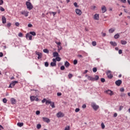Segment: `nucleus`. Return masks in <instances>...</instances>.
Segmentation results:
<instances>
[{
  "instance_id": "f257e3e1",
  "label": "nucleus",
  "mask_w": 130,
  "mask_h": 130,
  "mask_svg": "<svg viewBox=\"0 0 130 130\" xmlns=\"http://www.w3.org/2000/svg\"><path fill=\"white\" fill-rule=\"evenodd\" d=\"M26 5L27 7V9H28V10H29V11H30V10H32L33 9V5L30 2H29L28 1L26 2Z\"/></svg>"
},
{
  "instance_id": "f03ea898",
  "label": "nucleus",
  "mask_w": 130,
  "mask_h": 130,
  "mask_svg": "<svg viewBox=\"0 0 130 130\" xmlns=\"http://www.w3.org/2000/svg\"><path fill=\"white\" fill-rule=\"evenodd\" d=\"M91 107L94 111H97V110L99 109V106L97 105L95 103H91Z\"/></svg>"
},
{
  "instance_id": "7ed1b4c3",
  "label": "nucleus",
  "mask_w": 130,
  "mask_h": 130,
  "mask_svg": "<svg viewBox=\"0 0 130 130\" xmlns=\"http://www.w3.org/2000/svg\"><path fill=\"white\" fill-rule=\"evenodd\" d=\"M16 84H18V81H12L9 85V86L8 87V88H13V87L15 86V85H16Z\"/></svg>"
},
{
  "instance_id": "20e7f679",
  "label": "nucleus",
  "mask_w": 130,
  "mask_h": 130,
  "mask_svg": "<svg viewBox=\"0 0 130 130\" xmlns=\"http://www.w3.org/2000/svg\"><path fill=\"white\" fill-rule=\"evenodd\" d=\"M107 76L109 79H112L113 78V75L111 74V71L110 70L106 72Z\"/></svg>"
},
{
  "instance_id": "39448f33",
  "label": "nucleus",
  "mask_w": 130,
  "mask_h": 130,
  "mask_svg": "<svg viewBox=\"0 0 130 130\" xmlns=\"http://www.w3.org/2000/svg\"><path fill=\"white\" fill-rule=\"evenodd\" d=\"M56 116L57 117H58V118H60V117H63V116H64V114H63V113H62L61 112H59L56 114Z\"/></svg>"
},
{
  "instance_id": "423d86ee",
  "label": "nucleus",
  "mask_w": 130,
  "mask_h": 130,
  "mask_svg": "<svg viewBox=\"0 0 130 130\" xmlns=\"http://www.w3.org/2000/svg\"><path fill=\"white\" fill-rule=\"evenodd\" d=\"M53 62L50 63L51 67H56V60L55 58H53Z\"/></svg>"
},
{
  "instance_id": "0eeeda50",
  "label": "nucleus",
  "mask_w": 130,
  "mask_h": 130,
  "mask_svg": "<svg viewBox=\"0 0 130 130\" xmlns=\"http://www.w3.org/2000/svg\"><path fill=\"white\" fill-rule=\"evenodd\" d=\"M75 12L78 16H81V15H82V11L79 9H76Z\"/></svg>"
},
{
  "instance_id": "6e6552de",
  "label": "nucleus",
  "mask_w": 130,
  "mask_h": 130,
  "mask_svg": "<svg viewBox=\"0 0 130 130\" xmlns=\"http://www.w3.org/2000/svg\"><path fill=\"white\" fill-rule=\"evenodd\" d=\"M21 15H24V16H25V17H28V15H29V12L28 11H22L21 12Z\"/></svg>"
},
{
  "instance_id": "1a4fd4ad",
  "label": "nucleus",
  "mask_w": 130,
  "mask_h": 130,
  "mask_svg": "<svg viewBox=\"0 0 130 130\" xmlns=\"http://www.w3.org/2000/svg\"><path fill=\"white\" fill-rule=\"evenodd\" d=\"M85 77H87V79L88 81H91L92 82H94V77L88 75H85Z\"/></svg>"
},
{
  "instance_id": "9d476101",
  "label": "nucleus",
  "mask_w": 130,
  "mask_h": 130,
  "mask_svg": "<svg viewBox=\"0 0 130 130\" xmlns=\"http://www.w3.org/2000/svg\"><path fill=\"white\" fill-rule=\"evenodd\" d=\"M36 54L37 55H38V59H40V58H41L42 57V53H41L39 52L36 51Z\"/></svg>"
},
{
  "instance_id": "9b49d317",
  "label": "nucleus",
  "mask_w": 130,
  "mask_h": 130,
  "mask_svg": "<svg viewBox=\"0 0 130 130\" xmlns=\"http://www.w3.org/2000/svg\"><path fill=\"white\" fill-rule=\"evenodd\" d=\"M25 37L26 39H29V40H32V36L30 35L29 33H27L25 35Z\"/></svg>"
},
{
  "instance_id": "f8f14e48",
  "label": "nucleus",
  "mask_w": 130,
  "mask_h": 130,
  "mask_svg": "<svg viewBox=\"0 0 130 130\" xmlns=\"http://www.w3.org/2000/svg\"><path fill=\"white\" fill-rule=\"evenodd\" d=\"M43 120L45 122H47V123H49V122H50V119L48 118L43 117Z\"/></svg>"
},
{
  "instance_id": "ddd939ff",
  "label": "nucleus",
  "mask_w": 130,
  "mask_h": 130,
  "mask_svg": "<svg viewBox=\"0 0 130 130\" xmlns=\"http://www.w3.org/2000/svg\"><path fill=\"white\" fill-rule=\"evenodd\" d=\"M106 93H107V94H109V95H110V96H112V95L114 94L113 93V91L109 89H108V90H106Z\"/></svg>"
},
{
  "instance_id": "4468645a",
  "label": "nucleus",
  "mask_w": 130,
  "mask_h": 130,
  "mask_svg": "<svg viewBox=\"0 0 130 130\" xmlns=\"http://www.w3.org/2000/svg\"><path fill=\"white\" fill-rule=\"evenodd\" d=\"M121 83H122L121 80H118L115 81V84L116 86H119L120 85H121Z\"/></svg>"
},
{
  "instance_id": "2eb2a0df",
  "label": "nucleus",
  "mask_w": 130,
  "mask_h": 130,
  "mask_svg": "<svg viewBox=\"0 0 130 130\" xmlns=\"http://www.w3.org/2000/svg\"><path fill=\"white\" fill-rule=\"evenodd\" d=\"M2 20L3 24H6V23H7V19H6V17L4 16H2Z\"/></svg>"
},
{
  "instance_id": "dca6fc26",
  "label": "nucleus",
  "mask_w": 130,
  "mask_h": 130,
  "mask_svg": "<svg viewBox=\"0 0 130 130\" xmlns=\"http://www.w3.org/2000/svg\"><path fill=\"white\" fill-rule=\"evenodd\" d=\"M101 9L102 11V13H105L106 11H107V9H106V7L105 6H102Z\"/></svg>"
},
{
  "instance_id": "f3484780",
  "label": "nucleus",
  "mask_w": 130,
  "mask_h": 130,
  "mask_svg": "<svg viewBox=\"0 0 130 130\" xmlns=\"http://www.w3.org/2000/svg\"><path fill=\"white\" fill-rule=\"evenodd\" d=\"M93 19L94 20H96V21H98V20H99V14H95L94 15V18Z\"/></svg>"
},
{
  "instance_id": "a211bd4d",
  "label": "nucleus",
  "mask_w": 130,
  "mask_h": 130,
  "mask_svg": "<svg viewBox=\"0 0 130 130\" xmlns=\"http://www.w3.org/2000/svg\"><path fill=\"white\" fill-rule=\"evenodd\" d=\"M11 102L12 104H16V99H15L14 98L11 99Z\"/></svg>"
},
{
  "instance_id": "6ab92c4d",
  "label": "nucleus",
  "mask_w": 130,
  "mask_h": 130,
  "mask_svg": "<svg viewBox=\"0 0 130 130\" xmlns=\"http://www.w3.org/2000/svg\"><path fill=\"white\" fill-rule=\"evenodd\" d=\"M115 31V28H111L109 29V33H113Z\"/></svg>"
},
{
  "instance_id": "aec40b11",
  "label": "nucleus",
  "mask_w": 130,
  "mask_h": 130,
  "mask_svg": "<svg viewBox=\"0 0 130 130\" xmlns=\"http://www.w3.org/2000/svg\"><path fill=\"white\" fill-rule=\"evenodd\" d=\"M110 44H111L112 45V46H117V43H116V42H115L111 41L110 42Z\"/></svg>"
},
{
  "instance_id": "412c9836",
  "label": "nucleus",
  "mask_w": 130,
  "mask_h": 130,
  "mask_svg": "<svg viewBox=\"0 0 130 130\" xmlns=\"http://www.w3.org/2000/svg\"><path fill=\"white\" fill-rule=\"evenodd\" d=\"M53 55L54 57H57L58 56V53L57 52H54L53 53Z\"/></svg>"
},
{
  "instance_id": "4be33fe9",
  "label": "nucleus",
  "mask_w": 130,
  "mask_h": 130,
  "mask_svg": "<svg viewBox=\"0 0 130 130\" xmlns=\"http://www.w3.org/2000/svg\"><path fill=\"white\" fill-rule=\"evenodd\" d=\"M127 42H126V41H123V40H121V44H122V45H125L126 44H127Z\"/></svg>"
},
{
  "instance_id": "5701e85b",
  "label": "nucleus",
  "mask_w": 130,
  "mask_h": 130,
  "mask_svg": "<svg viewBox=\"0 0 130 130\" xmlns=\"http://www.w3.org/2000/svg\"><path fill=\"white\" fill-rule=\"evenodd\" d=\"M64 66L66 67L69 68V67H70V62H69L68 61H66L64 63Z\"/></svg>"
},
{
  "instance_id": "b1692460",
  "label": "nucleus",
  "mask_w": 130,
  "mask_h": 130,
  "mask_svg": "<svg viewBox=\"0 0 130 130\" xmlns=\"http://www.w3.org/2000/svg\"><path fill=\"white\" fill-rule=\"evenodd\" d=\"M30 101H34L36 99V96H35L34 95L30 96Z\"/></svg>"
},
{
  "instance_id": "393cba45",
  "label": "nucleus",
  "mask_w": 130,
  "mask_h": 130,
  "mask_svg": "<svg viewBox=\"0 0 130 130\" xmlns=\"http://www.w3.org/2000/svg\"><path fill=\"white\" fill-rule=\"evenodd\" d=\"M120 36H119V34H116L114 36V38L115 39H118V38H119Z\"/></svg>"
},
{
  "instance_id": "a878e982",
  "label": "nucleus",
  "mask_w": 130,
  "mask_h": 130,
  "mask_svg": "<svg viewBox=\"0 0 130 130\" xmlns=\"http://www.w3.org/2000/svg\"><path fill=\"white\" fill-rule=\"evenodd\" d=\"M17 125L18 126H19V127H22V126H23V125H24V123H23L22 122H18L17 123Z\"/></svg>"
},
{
  "instance_id": "bb28decb",
  "label": "nucleus",
  "mask_w": 130,
  "mask_h": 130,
  "mask_svg": "<svg viewBox=\"0 0 130 130\" xmlns=\"http://www.w3.org/2000/svg\"><path fill=\"white\" fill-rule=\"evenodd\" d=\"M58 47V52H59L61 49H62V47H61V46L60 45L59 46H57Z\"/></svg>"
},
{
  "instance_id": "cd10ccee",
  "label": "nucleus",
  "mask_w": 130,
  "mask_h": 130,
  "mask_svg": "<svg viewBox=\"0 0 130 130\" xmlns=\"http://www.w3.org/2000/svg\"><path fill=\"white\" fill-rule=\"evenodd\" d=\"M29 34H31V35H32V36H36V32L35 31H30L29 32Z\"/></svg>"
},
{
  "instance_id": "c85d7f7f",
  "label": "nucleus",
  "mask_w": 130,
  "mask_h": 130,
  "mask_svg": "<svg viewBox=\"0 0 130 130\" xmlns=\"http://www.w3.org/2000/svg\"><path fill=\"white\" fill-rule=\"evenodd\" d=\"M99 80V76L98 75H96L95 78H94V81H98Z\"/></svg>"
},
{
  "instance_id": "c756f323",
  "label": "nucleus",
  "mask_w": 130,
  "mask_h": 130,
  "mask_svg": "<svg viewBox=\"0 0 130 130\" xmlns=\"http://www.w3.org/2000/svg\"><path fill=\"white\" fill-rule=\"evenodd\" d=\"M61 59V58L60 57H59L58 56L57 57H56V58H55L56 62V60H57V61H60Z\"/></svg>"
},
{
  "instance_id": "7c9ffc66",
  "label": "nucleus",
  "mask_w": 130,
  "mask_h": 130,
  "mask_svg": "<svg viewBox=\"0 0 130 130\" xmlns=\"http://www.w3.org/2000/svg\"><path fill=\"white\" fill-rule=\"evenodd\" d=\"M43 52H45V53H49V51L47 49H44Z\"/></svg>"
},
{
  "instance_id": "2f4dec72",
  "label": "nucleus",
  "mask_w": 130,
  "mask_h": 130,
  "mask_svg": "<svg viewBox=\"0 0 130 130\" xmlns=\"http://www.w3.org/2000/svg\"><path fill=\"white\" fill-rule=\"evenodd\" d=\"M50 105L52 108H55V106H54V102H51V103L50 104Z\"/></svg>"
},
{
  "instance_id": "473e14b6",
  "label": "nucleus",
  "mask_w": 130,
  "mask_h": 130,
  "mask_svg": "<svg viewBox=\"0 0 130 130\" xmlns=\"http://www.w3.org/2000/svg\"><path fill=\"white\" fill-rule=\"evenodd\" d=\"M46 105H48L49 104H51V101L49 100H47L46 102Z\"/></svg>"
},
{
  "instance_id": "72a5a7b5",
  "label": "nucleus",
  "mask_w": 130,
  "mask_h": 130,
  "mask_svg": "<svg viewBox=\"0 0 130 130\" xmlns=\"http://www.w3.org/2000/svg\"><path fill=\"white\" fill-rule=\"evenodd\" d=\"M92 45L93 46H96V45H97V43H96L95 41H93V42H92Z\"/></svg>"
},
{
  "instance_id": "f704fd0d",
  "label": "nucleus",
  "mask_w": 130,
  "mask_h": 130,
  "mask_svg": "<svg viewBox=\"0 0 130 130\" xmlns=\"http://www.w3.org/2000/svg\"><path fill=\"white\" fill-rule=\"evenodd\" d=\"M68 77H69V79H72L73 77V74L70 73L69 75H68Z\"/></svg>"
},
{
  "instance_id": "c9c22d12",
  "label": "nucleus",
  "mask_w": 130,
  "mask_h": 130,
  "mask_svg": "<svg viewBox=\"0 0 130 130\" xmlns=\"http://www.w3.org/2000/svg\"><path fill=\"white\" fill-rule=\"evenodd\" d=\"M49 14H50V15H51V14H52L53 16L54 17L55 16V15H56V12H50Z\"/></svg>"
},
{
  "instance_id": "e433bc0d",
  "label": "nucleus",
  "mask_w": 130,
  "mask_h": 130,
  "mask_svg": "<svg viewBox=\"0 0 130 130\" xmlns=\"http://www.w3.org/2000/svg\"><path fill=\"white\" fill-rule=\"evenodd\" d=\"M37 128H38V129H39L40 128H41V124H37Z\"/></svg>"
},
{
  "instance_id": "4c0bfd02",
  "label": "nucleus",
  "mask_w": 130,
  "mask_h": 130,
  "mask_svg": "<svg viewBox=\"0 0 130 130\" xmlns=\"http://www.w3.org/2000/svg\"><path fill=\"white\" fill-rule=\"evenodd\" d=\"M11 26H12V23H7L6 27H7V28H10V27H11Z\"/></svg>"
},
{
  "instance_id": "58836bf2",
  "label": "nucleus",
  "mask_w": 130,
  "mask_h": 130,
  "mask_svg": "<svg viewBox=\"0 0 130 130\" xmlns=\"http://www.w3.org/2000/svg\"><path fill=\"white\" fill-rule=\"evenodd\" d=\"M7 101H8V100H7V99H6V98H4L3 99V102L4 103H7Z\"/></svg>"
},
{
  "instance_id": "ea45409f",
  "label": "nucleus",
  "mask_w": 130,
  "mask_h": 130,
  "mask_svg": "<svg viewBox=\"0 0 130 130\" xmlns=\"http://www.w3.org/2000/svg\"><path fill=\"white\" fill-rule=\"evenodd\" d=\"M92 71L93 72V73H96V72H97V68H93L92 69Z\"/></svg>"
},
{
  "instance_id": "a19ab883",
  "label": "nucleus",
  "mask_w": 130,
  "mask_h": 130,
  "mask_svg": "<svg viewBox=\"0 0 130 130\" xmlns=\"http://www.w3.org/2000/svg\"><path fill=\"white\" fill-rule=\"evenodd\" d=\"M74 5L75 8H79V6H78V3H77L76 2L74 3Z\"/></svg>"
},
{
  "instance_id": "79ce46f5",
  "label": "nucleus",
  "mask_w": 130,
  "mask_h": 130,
  "mask_svg": "<svg viewBox=\"0 0 130 130\" xmlns=\"http://www.w3.org/2000/svg\"><path fill=\"white\" fill-rule=\"evenodd\" d=\"M74 64L76 65L77 63H78V60L77 59H75L73 61Z\"/></svg>"
},
{
  "instance_id": "37998d69",
  "label": "nucleus",
  "mask_w": 130,
  "mask_h": 130,
  "mask_svg": "<svg viewBox=\"0 0 130 130\" xmlns=\"http://www.w3.org/2000/svg\"><path fill=\"white\" fill-rule=\"evenodd\" d=\"M101 126H102V128H103V129L105 128V125H104V123H101Z\"/></svg>"
},
{
  "instance_id": "c03bdc74",
  "label": "nucleus",
  "mask_w": 130,
  "mask_h": 130,
  "mask_svg": "<svg viewBox=\"0 0 130 130\" xmlns=\"http://www.w3.org/2000/svg\"><path fill=\"white\" fill-rule=\"evenodd\" d=\"M49 66V64L48 63V62H45V67L47 68V67H48Z\"/></svg>"
},
{
  "instance_id": "a18cd8bd",
  "label": "nucleus",
  "mask_w": 130,
  "mask_h": 130,
  "mask_svg": "<svg viewBox=\"0 0 130 130\" xmlns=\"http://www.w3.org/2000/svg\"><path fill=\"white\" fill-rule=\"evenodd\" d=\"M90 9L91 10H95L96 9V6H91Z\"/></svg>"
},
{
  "instance_id": "49530a36",
  "label": "nucleus",
  "mask_w": 130,
  "mask_h": 130,
  "mask_svg": "<svg viewBox=\"0 0 130 130\" xmlns=\"http://www.w3.org/2000/svg\"><path fill=\"white\" fill-rule=\"evenodd\" d=\"M121 3H123V4L126 3V0H119Z\"/></svg>"
},
{
  "instance_id": "de8ad7c7",
  "label": "nucleus",
  "mask_w": 130,
  "mask_h": 130,
  "mask_svg": "<svg viewBox=\"0 0 130 130\" xmlns=\"http://www.w3.org/2000/svg\"><path fill=\"white\" fill-rule=\"evenodd\" d=\"M0 11H1V12H5V9L3 7H0Z\"/></svg>"
},
{
  "instance_id": "09e8293b",
  "label": "nucleus",
  "mask_w": 130,
  "mask_h": 130,
  "mask_svg": "<svg viewBox=\"0 0 130 130\" xmlns=\"http://www.w3.org/2000/svg\"><path fill=\"white\" fill-rule=\"evenodd\" d=\"M101 34H102L103 37H105V36H106V33H105V32H102L101 33Z\"/></svg>"
},
{
  "instance_id": "8fccbe9b",
  "label": "nucleus",
  "mask_w": 130,
  "mask_h": 130,
  "mask_svg": "<svg viewBox=\"0 0 130 130\" xmlns=\"http://www.w3.org/2000/svg\"><path fill=\"white\" fill-rule=\"evenodd\" d=\"M55 42L56 44H57V46H58L60 45V44H61V43H60V42Z\"/></svg>"
},
{
  "instance_id": "3c124183",
  "label": "nucleus",
  "mask_w": 130,
  "mask_h": 130,
  "mask_svg": "<svg viewBox=\"0 0 130 130\" xmlns=\"http://www.w3.org/2000/svg\"><path fill=\"white\" fill-rule=\"evenodd\" d=\"M18 36L19 37H23V34H22V32H19L18 34Z\"/></svg>"
},
{
  "instance_id": "603ef678",
  "label": "nucleus",
  "mask_w": 130,
  "mask_h": 130,
  "mask_svg": "<svg viewBox=\"0 0 130 130\" xmlns=\"http://www.w3.org/2000/svg\"><path fill=\"white\" fill-rule=\"evenodd\" d=\"M123 109V106H120L119 107V111H121V110H122Z\"/></svg>"
},
{
  "instance_id": "864d4df0",
  "label": "nucleus",
  "mask_w": 130,
  "mask_h": 130,
  "mask_svg": "<svg viewBox=\"0 0 130 130\" xmlns=\"http://www.w3.org/2000/svg\"><path fill=\"white\" fill-rule=\"evenodd\" d=\"M64 130H70V126H67L64 128Z\"/></svg>"
},
{
  "instance_id": "5fc2aeb1",
  "label": "nucleus",
  "mask_w": 130,
  "mask_h": 130,
  "mask_svg": "<svg viewBox=\"0 0 130 130\" xmlns=\"http://www.w3.org/2000/svg\"><path fill=\"white\" fill-rule=\"evenodd\" d=\"M60 70H61V71H63L64 70V66H61Z\"/></svg>"
},
{
  "instance_id": "6e6d98bb",
  "label": "nucleus",
  "mask_w": 130,
  "mask_h": 130,
  "mask_svg": "<svg viewBox=\"0 0 130 130\" xmlns=\"http://www.w3.org/2000/svg\"><path fill=\"white\" fill-rule=\"evenodd\" d=\"M101 81L102 82V83H104V82H105V79L101 78Z\"/></svg>"
},
{
  "instance_id": "4d7b16f0",
  "label": "nucleus",
  "mask_w": 130,
  "mask_h": 130,
  "mask_svg": "<svg viewBox=\"0 0 130 130\" xmlns=\"http://www.w3.org/2000/svg\"><path fill=\"white\" fill-rule=\"evenodd\" d=\"M36 114H37V115H39V114H40V111H37L36 112Z\"/></svg>"
},
{
  "instance_id": "13d9d810",
  "label": "nucleus",
  "mask_w": 130,
  "mask_h": 130,
  "mask_svg": "<svg viewBox=\"0 0 130 130\" xmlns=\"http://www.w3.org/2000/svg\"><path fill=\"white\" fill-rule=\"evenodd\" d=\"M120 96H121V97H124L125 96V93H121Z\"/></svg>"
},
{
  "instance_id": "bf43d9fd",
  "label": "nucleus",
  "mask_w": 130,
  "mask_h": 130,
  "mask_svg": "<svg viewBox=\"0 0 130 130\" xmlns=\"http://www.w3.org/2000/svg\"><path fill=\"white\" fill-rule=\"evenodd\" d=\"M15 25L16 27H19V26H20V23H19V22H15Z\"/></svg>"
},
{
  "instance_id": "052dcab7",
  "label": "nucleus",
  "mask_w": 130,
  "mask_h": 130,
  "mask_svg": "<svg viewBox=\"0 0 130 130\" xmlns=\"http://www.w3.org/2000/svg\"><path fill=\"white\" fill-rule=\"evenodd\" d=\"M46 101H47L46 99H44L42 101V103H45V102L46 103Z\"/></svg>"
},
{
  "instance_id": "680f3d73",
  "label": "nucleus",
  "mask_w": 130,
  "mask_h": 130,
  "mask_svg": "<svg viewBox=\"0 0 130 130\" xmlns=\"http://www.w3.org/2000/svg\"><path fill=\"white\" fill-rule=\"evenodd\" d=\"M4 4V0H0V6Z\"/></svg>"
},
{
  "instance_id": "e2e57ef3",
  "label": "nucleus",
  "mask_w": 130,
  "mask_h": 130,
  "mask_svg": "<svg viewBox=\"0 0 130 130\" xmlns=\"http://www.w3.org/2000/svg\"><path fill=\"white\" fill-rule=\"evenodd\" d=\"M120 92H124V88H121L120 89Z\"/></svg>"
},
{
  "instance_id": "0e129e2a",
  "label": "nucleus",
  "mask_w": 130,
  "mask_h": 130,
  "mask_svg": "<svg viewBox=\"0 0 130 130\" xmlns=\"http://www.w3.org/2000/svg\"><path fill=\"white\" fill-rule=\"evenodd\" d=\"M80 111V109L79 108H76L75 109V112H79Z\"/></svg>"
},
{
  "instance_id": "69168bd1",
  "label": "nucleus",
  "mask_w": 130,
  "mask_h": 130,
  "mask_svg": "<svg viewBox=\"0 0 130 130\" xmlns=\"http://www.w3.org/2000/svg\"><path fill=\"white\" fill-rule=\"evenodd\" d=\"M118 53L119 54H121V53H122V50L121 49L119 50Z\"/></svg>"
},
{
  "instance_id": "338daca9",
  "label": "nucleus",
  "mask_w": 130,
  "mask_h": 130,
  "mask_svg": "<svg viewBox=\"0 0 130 130\" xmlns=\"http://www.w3.org/2000/svg\"><path fill=\"white\" fill-rule=\"evenodd\" d=\"M87 107V106H86V104H84L82 105V108L85 109Z\"/></svg>"
},
{
  "instance_id": "774afa93",
  "label": "nucleus",
  "mask_w": 130,
  "mask_h": 130,
  "mask_svg": "<svg viewBox=\"0 0 130 130\" xmlns=\"http://www.w3.org/2000/svg\"><path fill=\"white\" fill-rule=\"evenodd\" d=\"M57 96H61V93H60V92H58V93H57Z\"/></svg>"
}]
</instances>
